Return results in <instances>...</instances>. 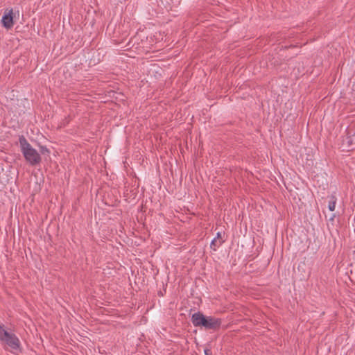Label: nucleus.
<instances>
[{
  "label": "nucleus",
  "instance_id": "obj_1",
  "mask_svg": "<svg viewBox=\"0 0 355 355\" xmlns=\"http://www.w3.org/2000/svg\"><path fill=\"white\" fill-rule=\"evenodd\" d=\"M191 322L194 327H203L206 330L216 331L220 329L222 320L220 318L206 316L198 311L191 316Z\"/></svg>",
  "mask_w": 355,
  "mask_h": 355
},
{
  "label": "nucleus",
  "instance_id": "obj_2",
  "mask_svg": "<svg viewBox=\"0 0 355 355\" xmlns=\"http://www.w3.org/2000/svg\"><path fill=\"white\" fill-rule=\"evenodd\" d=\"M19 142L26 161L32 166L39 164L42 161L40 155L31 146L24 135L19 136Z\"/></svg>",
  "mask_w": 355,
  "mask_h": 355
},
{
  "label": "nucleus",
  "instance_id": "obj_3",
  "mask_svg": "<svg viewBox=\"0 0 355 355\" xmlns=\"http://www.w3.org/2000/svg\"><path fill=\"white\" fill-rule=\"evenodd\" d=\"M4 336L5 337L3 338L1 342L5 343L10 347L11 352H21L20 340L15 334L8 331L7 334H4Z\"/></svg>",
  "mask_w": 355,
  "mask_h": 355
},
{
  "label": "nucleus",
  "instance_id": "obj_4",
  "mask_svg": "<svg viewBox=\"0 0 355 355\" xmlns=\"http://www.w3.org/2000/svg\"><path fill=\"white\" fill-rule=\"evenodd\" d=\"M343 144H346L349 150L355 148V125H350L347 130V135L343 140Z\"/></svg>",
  "mask_w": 355,
  "mask_h": 355
},
{
  "label": "nucleus",
  "instance_id": "obj_5",
  "mask_svg": "<svg viewBox=\"0 0 355 355\" xmlns=\"http://www.w3.org/2000/svg\"><path fill=\"white\" fill-rule=\"evenodd\" d=\"M14 13L13 10L6 9L5 10L4 15H3L1 23L4 28L9 30L12 28L14 25Z\"/></svg>",
  "mask_w": 355,
  "mask_h": 355
},
{
  "label": "nucleus",
  "instance_id": "obj_6",
  "mask_svg": "<svg viewBox=\"0 0 355 355\" xmlns=\"http://www.w3.org/2000/svg\"><path fill=\"white\" fill-rule=\"evenodd\" d=\"M223 243V239L217 240V239H214L212 240V241L211 242L210 248L213 250L216 251L217 250V248H219L222 245Z\"/></svg>",
  "mask_w": 355,
  "mask_h": 355
},
{
  "label": "nucleus",
  "instance_id": "obj_7",
  "mask_svg": "<svg viewBox=\"0 0 355 355\" xmlns=\"http://www.w3.org/2000/svg\"><path fill=\"white\" fill-rule=\"evenodd\" d=\"M336 198L335 196H331V199L329 202V209L331 211H334L335 210V207H336Z\"/></svg>",
  "mask_w": 355,
  "mask_h": 355
},
{
  "label": "nucleus",
  "instance_id": "obj_8",
  "mask_svg": "<svg viewBox=\"0 0 355 355\" xmlns=\"http://www.w3.org/2000/svg\"><path fill=\"white\" fill-rule=\"evenodd\" d=\"M8 331H6L2 325H0V340L2 341L3 338L5 337L4 334H7Z\"/></svg>",
  "mask_w": 355,
  "mask_h": 355
},
{
  "label": "nucleus",
  "instance_id": "obj_9",
  "mask_svg": "<svg viewBox=\"0 0 355 355\" xmlns=\"http://www.w3.org/2000/svg\"><path fill=\"white\" fill-rule=\"evenodd\" d=\"M40 153L42 154L49 153V149L46 147L41 146L40 147Z\"/></svg>",
  "mask_w": 355,
  "mask_h": 355
},
{
  "label": "nucleus",
  "instance_id": "obj_10",
  "mask_svg": "<svg viewBox=\"0 0 355 355\" xmlns=\"http://www.w3.org/2000/svg\"><path fill=\"white\" fill-rule=\"evenodd\" d=\"M205 355H212V353L209 349L206 348V349H205Z\"/></svg>",
  "mask_w": 355,
  "mask_h": 355
},
{
  "label": "nucleus",
  "instance_id": "obj_11",
  "mask_svg": "<svg viewBox=\"0 0 355 355\" xmlns=\"http://www.w3.org/2000/svg\"><path fill=\"white\" fill-rule=\"evenodd\" d=\"M215 239H217V240H220V239H222V238H221V234H220V232H218V233H217V236H216Z\"/></svg>",
  "mask_w": 355,
  "mask_h": 355
}]
</instances>
